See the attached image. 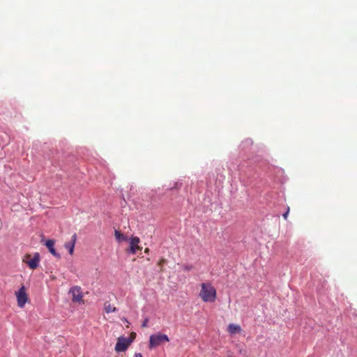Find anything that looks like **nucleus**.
I'll return each mask as SVG.
<instances>
[{"mask_svg": "<svg viewBox=\"0 0 357 357\" xmlns=\"http://www.w3.org/2000/svg\"><path fill=\"white\" fill-rule=\"evenodd\" d=\"M216 289L209 282L202 283L199 297L204 302L213 303L216 299Z\"/></svg>", "mask_w": 357, "mask_h": 357, "instance_id": "f257e3e1", "label": "nucleus"}, {"mask_svg": "<svg viewBox=\"0 0 357 357\" xmlns=\"http://www.w3.org/2000/svg\"><path fill=\"white\" fill-rule=\"evenodd\" d=\"M169 339L165 334L160 333L151 335L149 337V348L153 349L164 342H168Z\"/></svg>", "mask_w": 357, "mask_h": 357, "instance_id": "f03ea898", "label": "nucleus"}, {"mask_svg": "<svg viewBox=\"0 0 357 357\" xmlns=\"http://www.w3.org/2000/svg\"><path fill=\"white\" fill-rule=\"evenodd\" d=\"M22 261L27 264L31 269H36L40 262V255L38 252L34 253L32 257L30 254H26L23 257Z\"/></svg>", "mask_w": 357, "mask_h": 357, "instance_id": "7ed1b4c3", "label": "nucleus"}, {"mask_svg": "<svg viewBox=\"0 0 357 357\" xmlns=\"http://www.w3.org/2000/svg\"><path fill=\"white\" fill-rule=\"evenodd\" d=\"M15 295L17 297V305L21 308L24 307L28 301V295L26 293L24 286H22L20 289L15 292Z\"/></svg>", "mask_w": 357, "mask_h": 357, "instance_id": "20e7f679", "label": "nucleus"}, {"mask_svg": "<svg viewBox=\"0 0 357 357\" xmlns=\"http://www.w3.org/2000/svg\"><path fill=\"white\" fill-rule=\"evenodd\" d=\"M132 342V339H127L123 337H120L117 340L115 346V351L116 352L125 351Z\"/></svg>", "mask_w": 357, "mask_h": 357, "instance_id": "39448f33", "label": "nucleus"}, {"mask_svg": "<svg viewBox=\"0 0 357 357\" xmlns=\"http://www.w3.org/2000/svg\"><path fill=\"white\" fill-rule=\"evenodd\" d=\"M70 293L72 294V296H73V298H72L73 302L79 303H84L83 294L82 292V289L79 287L75 286V287H72L70 289Z\"/></svg>", "mask_w": 357, "mask_h": 357, "instance_id": "423d86ee", "label": "nucleus"}, {"mask_svg": "<svg viewBox=\"0 0 357 357\" xmlns=\"http://www.w3.org/2000/svg\"><path fill=\"white\" fill-rule=\"evenodd\" d=\"M139 242L140 240L139 237L132 236L130 239V247L128 249V252L134 255L137 252V250H140L142 248L139 246Z\"/></svg>", "mask_w": 357, "mask_h": 357, "instance_id": "0eeeda50", "label": "nucleus"}, {"mask_svg": "<svg viewBox=\"0 0 357 357\" xmlns=\"http://www.w3.org/2000/svg\"><path fill=\"white\" fill-rule=\"evenodd\" d=\"M77 241V234L72 236L71 241L65 243V248L68 250L70 255H73L75 242Z\"/></svg>", "mask_w": 357, "mask_h": 357, "instance_id": "6e6552de", "label": "nucleus"}, {"mask_svg": "<svg viewBox=\"0 0 357 357\" xmlns=\"http://www.w3.org/2000/svg\"><path fill=\"white\" fill-rule=\"evenodd\" d=\"M45 245L47 246V248H48L49 251L50 252V253L52 255H53L54 256L59 258L60 257V255L56 252V251L55 250L54 248V241L53 240H47L45 243Z\"/></svg>", "mask_w": 357, "mask_h": 357, "instance_id": "1a4fd4ad", "label": "nucleus"}, {"mask_svg": "<svg viewBox=\"0 0 357 357\" xmlns=\"http://www.w3.org/2000/svg\"><path fill=\"white\" fill-rule=\"evenodd\" d=\"M242 329L241 327L239 325L234 324H229L227 327V331L233 335L236 333H240L241 332Z\"/></svg>", "mask_w": 357, "mask_h": 357, "instance_id": "9d476101", "label": "nucleus"}, {"mask_svg": "<svg viewBox=\"0 0 357 357\" xmlns=\"http://www.w3.org/2000/svg\"><path fill=\"white\" fill-rule=\"evenodd\" d=\"M105 310L107 313L114 312L116 311V308L112 306L110 303L106 302L105 303Z\"/></svg>", "mask_w": 357, "mask_h": 357, "instance_id": "9b49d317", "label": "nucleus"}, {"mask_svg": "<svg viewBox=\"0 0 357 357\" xmlns=\"http://www.w3.org/2000/svg\"><path fill=\"white\" fill-rule=\"evenodd\" d=\"M114 236L116 239L119 242L126 240V237L118 230H115Z\"/></svg>", "mask_w": 357, "mask_h": 357, "instance_id": "f8f14e48", "label": "nucleus"}, {"mask_svg": "<svg viewBox=\"0 0 357 357\" xmlns=\"http://www.w3.org/2000/svg\"><path fill=\"white\" fill-rule=\"evenodd\" d=\"M166 263V260L165 259H161L158 263V265L160 266V271L162 272L163 271V265Z\"/></svg>", "mask_w": 357, "mask_h": 357, "instance_id": "ddd939ff", "label": "nucleus"}, {"mask_svg": "<svg viewBox=\"0 0 357 357\" xmlns=\"http://www.w3.org/2000/svg\"><path fill=\"white\" fill-rule=\"evenodd\" d=\"M193 268V266L192 265H183V270L185 271H190Z\"/></svg>", "mask_w": 357, "mask_h": 357, "instance_id": "4468645a", "label": "nucleus"}, {"mask_svg": "<svg viewBox=\"0 0 357 357\" xmlns=\"http://www.w3.org/2000/svg\"><path fill=\"white\" fill-rule=\"evenodd\" d=\"M148 323H149V319H148V318H146V319L144 320V321H143V323H142V328H146V327H147V326H148Z\"/></svg>", "mask_w": 357, "mask_h": 357, "instance_id": "2eb2a0df", "label": "nucleus"}, {"mask_svg": "<svg viewBox=\"0 0 357 357\" xmlns=\"http://www.w3.org/2000/svg\"><path fill=\"white\" fill-rule=\"evenodd\" d=\"M289 213V208H287V211L283 214V218L287 220L288 218V215Z\"/></svg>", "mask_w": 357, "mask_h": 357, "instance_id": "dca6fc26", "label": "nucleus"}, {"mask_svg": "<svg viewBox=\"0 0 357 357\" xmlns=\"http://www.w3.org/2000/svg\"><path fill=\"white\" fill-rule=\"evenodd\" d=\"M239 353L243 354L244 356L246 355V351L245 349H241L239 350Z\"/></svg>", "mask_w": 357, "mask_h": 357, "instance_id": "f3484780", "label": "nucleus"}, {"mask_svg": "<svg viewBox=\"0 0 357 357\" xmlns=\"http://www.w3.org/2000/svg\"><path fill=\"white\" fill-rule=\"evenodd\" d=\"M135 333H131V337H130V339H132V340H133L135 339Z\"/></svg>", "mask_w": 357, "mask_h": 357, "instance_id": "a211bd4d", "label": "nucleus"}, {"mask_svg": "<svg viewBox=\"0 0 357 357\" xmlns=\"http://www.w3.org/2000/svg\"><path fill=\"white\" fill-rule=\"evenodd\" d=\"M135 357H143V356H142V354L137 353V354H135Z\"/></svg>", "mask_w": 357, "mask_h": 357, "instance_id": "6ab92c4d", "label": "nucleus"}, {"mask_svg": "<svg viewBox=\"0 0 357 357\" xmlns=\"http://www.w3.org/2000/svg\"><path fill=\"white\" fill-rule=\"evenodd\" d=\"M144 252H145L146 253H149V248H146V249H145V250H144Z\"/></svg>", "mask_w": 357, "mask_h": 357, "instance_id": "aec40b11", "label": "nucleus"}]
</instances>
